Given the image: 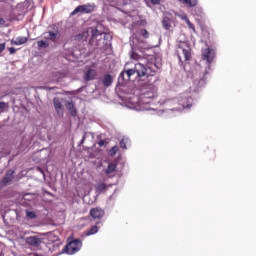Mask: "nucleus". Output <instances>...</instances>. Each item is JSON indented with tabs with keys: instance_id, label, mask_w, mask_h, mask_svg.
Listing matches in <instances>:
<instances>
[{
	"instance_id": "f257e3e1",
	"label": "nucleus",
	"mask_w": 256,
	"mask_h": 256,
	"mask_svg": "<svg viewBox=\"0 0 256 256\" xmlns=\"http://www.w3.org/2000/svg\"><path fill=\"white\" fill-rule=\"evenodd\" d=\"M81 247H83V242H81L79 239H75L65 245L62 253H66L67 255H75V253H79V251H81Z\"/></svg>"
},
{
	"instance_id": "f03ea898",
	"label": "nucleus",
	"mask_w": 256,
	"mask_h": 256,
	"mask_svg": "<svg viewBox=\"0 0 256 256\" xmlns=\"http://www.w3.org/2000/svg\"><path fill=\"white\" fill-rule=\"evenodd\" d=\"M134 71L136 72L137 77H154L155 75V69H153V67L148 66L147 68L141 62L135 64Z\"/></svg>"
},
{
	"instance_id": "7ed1b4c3",
	"label": "nucleus",
	"mask_w": 256,
	"mask_h": 256,
	"mask_svg": "<svg viewBox=\"0 0 256 256\" xmlns=\"http://www.w3.org/2000/svg\"><path fill=\"white\" fill-rule=\"evenodd\" d=\"M107 37H109V34L105 32H99L97 29H92L91 31V43H95L97 47H101Z\"/></svg>"
},
{
	"instance_id": "20e7f679",
	"label": "nucleus",
	"mask_w": 256,
	"mask_h": 256,
	"mask_svg": "<svg viewBox=\"0 0 256 256\" xmlns=\"http://www.w3.org/2000/svg\"><path fill=\"white\" fill-rule=\"evenodd\" d=\"M181 53L185 58V61H191V46L186 42H181L178 46V59L181 61Z\"/></svg>"
},
{
	"instance_id": "39448f33",
	"label": "nucleus",
	"mask_w": 256,
	"mask_h": 256,
	"mask_svg": "<svg viewBox=\"0 0 256 256\" xmlns=\"http://www.w3.org/2000/svg\"><path fill=\"white\" fill-rule=\"evenodd\" d=\"M95 11V5L93 4H84L76 7L74 11L71 12V15H77V13H93Z\"/></svg>"
},
{
	"instance_id": "423d86ee",
	"label": "nucleus",
	"mask_w": 256,
	"mask_h": 256,
	"mask_svg": "<svg viewBox=\"0 0 256 256\" xmlns=\"http://www.w3.org/2000/svg\"><path fill=\"white\" fill-rule=\"evenodd\" d=\"M203 61H207V63H213V59H215V50L211 48H206L202 52Z\"/></svg>"
},
{
	"instance_id": "0eeeda50",
	"label": "nucleus",
	"mask_w": 256,
	"mask_h": 256,
	"mask_svg": "<svg viewBox=\"0 0 256 256\" xmlns=\"http://www.w3.org/2000/svg\"><path fill=\"white\" fill-rule=\"evenodd\" d=\"M90 216L92 219H103V217H105V210L101 207L91 208Z\"/></svg>"
},
{
	"instance_id": "6e6552de",
	"label": "nucleus",
	"mask_w": 256,
	"mask_h": 256,
	"mask_svg": "<svg viewBox=\"0 0 256 256\" xmlns=\"http://www.w3.org/2000/svg\"><path fill=\"white\" fill-rule=\"evenodd\" d=\"M53 103H54V109L57 115H59V117H63L65 107L63 106V103H61V100L59 98H54Z\"/></svg>"
},
{
	"instance_id": "1a4fd4ad",
	"label": "nucleus",
	"mask_w": 256,
	"mask_h": 256,
	"mask_svg": "<svg viewBox=\"0 0 256 256\" xmlns=\"http://www.w3.org/2000/svg\"><path fill=\"white\" fill-rule=\"evenodd\" d=\"M135 73H136L135 68L122 71L119 75V80H121V81H131V77H133V75H135Z\"/></svg>"
},
{
	"instance_id": "9d476101",
	"label": "nucleus",
	"mask_w": 256,
	"mask_h": 256,
	"mask_svg": "<svg viewBox=\"0 0 256 256\" xmlns=\"http://www.w3.org/2000/svg\"><path fill=\"white\" fill-rule=\"evenodd\" d=\"M155 97H157L156 92H146V93L142 94V96H141V103L149 105V103H151V101H153V99H155Z\"/></svg>"
},
{
	"instance_id": "9b49d317",
	"label": "nucleus",
	"mask_w": 256,
	"mask_h": 256,
	"mask_svg": "<svg viewBox=\"0 0 256 256\" xmlns=\"http://www.w3.org/2000/svg\"><path fill=\"white\" fill-rule=\"evenodd\" d=\"M95 79H97V70L90 68L84 73V81H95Z\"/></svg>"
},
{
	"instance_id": "f8f14e48",
	"label": "nucleus",
	"mask_w": 256,
	"mask_h": 256,
	"mask_svg": "<svg viewBox=\"0 0 256 256\" xmlns=\"http://www.w3.org/2000/svg\"><path fill=\"white\" fill-rule=\"evenodd\" d=\"M13 175H15V171L14 170H8L5 174V176L3 177L1 184L2 185H9V183H11V181H13Z\"/></svg>"
},
{
	"instance_id": "ddd939ff",
	"label": "nucleus",
	"mask_w": 256,
	"mask_h": 256,
	"mask_svg": "<svg viewBox=\"0 0 256 256\" xmlns=\"http://www.w3.org/2000/svg\"><path fill=\"white\" fill-rule=\"evenodd\" d=\"M26 243L31 247H39L41 245V238L37 236H30L26 239Z\"/></svg>"
},
{
	"instance_id": "4468645a",
	"label": "nucleus",
	"mask_w": 256,
	"mask_h": 256,
	"mask_svg": "<svg viewBox=\"0 0 256 256\" xmlns=\"http://www.w3.org/2000/svg\"><path fill=\"white\" fill-rule=\"evenodd\" d=\"M44 39H46V41H52V43H56L57 42V37L59 35V31L57 30L56 32L53 31H48L45 33Z\"/></svg>"
},
{
	"instance_id": "2eb2a0df",
	"label": "nucleus",
	"mask_w": 256,
	"mask_h": 256,
	"mask_svg": "<svg viewBox=\"0 0 256 256\" xmlns=\"http://www.w3.org/2000/svg\"><path fill=\"white\" fill-rule=\"evenodd\" d=\"M29 41V38L27 37H17L16 39H12L10 41L11 45H25Z\"/></svg>"
},
{
	"instance_id": "dca6fc26",
	"label": "nucleus",
	"mask_w": 256,
	"mask_h": 256,
	"mask_svg": "<svg viewBox=\"0 0 256 256\" xmlns=\"http://www.w3.org/2000/svg\"><path fill=\"white\" fill-rule=\"evenodd\" d=\"M102 83L104 87H111V84L113 83V77L111 76V74H105L102 77Z\"/></svg>"
},
{
	"instance_id": "f3484780",
	"label": "nucleus",
	"mask_w": 256,
	"mask_h": 256,
	"mask_svg": "<svg viewBox=\"0 0 256 256\" xmlns=\"http://www.w3.org/2000/svg\"><path fill=\"white\" fill-rule=\"evenodd\" d=\"M66 108L72 117H77V109L75 108V104H73V102H67Z\"/></svg>"
},
{
	"instance_id": "a211bd4d",
	"label": "nucleus",
	"mask_w": 256,
	"mask_h": 256,
	"mask_svg": "<svg viewBox=\"0 0 256 256\" xmlns=\"http://www.w3.org/2000/svg\"><path fill=\"white\" fill-rule=\"evenodd\" d=\"M171 23H173V21L171 20V18H169V16H165L162 20V26L164 29H166V31H169L171 29Z\"/></svg>"
},
{
	"instance_id": "6ab92c4d",
	"label": "nucleus",
	"mask_w": 256,
	"mask_h": 256,
	"mask_svg": "<svg viewBox=\"0 0 256 256\" xmlns=\"http://www.w3.org/2000/svg\"><path fill=\"white\" fill-rule=\"evenodd\" d=\"M117 171V164L115 163H110L108 164V167L105 170V173L107 175H111V173H115Z\"/></svg>"
},
{
	"instance_id": "aec40b11",
	"label": "nucleus",
	"mask_w": 256,
	"mask_h": 256,
	"mask_svg": "<svg viewBox=\"0 0 256 256\" xmlns=\"http://www.w3.org/2000/svg\"><path fill=\"white\" fill-rule=\"evenodd\" d=\"M201 31L204 39L210 40L211 39V32H209V28L206 26H201Z\"/></svg>"
},
{
	"instance_id": "412c9836",
	"label": "nucleus",
	"mask_w": 256,
	"mask_h": 256,
	"mask_svg": "<svg viewBox=\"0 0 256 256\" xmlns=\"http://www.w3.org/2000/svg\"><path fill=\"white\" fill-rule=\"evenodd\" d=\"M183 5H188V7H197L199 3L197 0H179Z\"/></svg>"
},
{
	"instance_id": "4be33fe9",
	"label": "nucleus",
	"mask_w": 256,
	"mask_h": 256,
	"mask_svg": "<svg viewBox=\"0 0 256 256\" xmlns=\"http://www.w3.org/2000/svg\"><path fill=\"white\" fill-rule=\"evenodd\" d=\"M97 193H103V191L107 190V184L105 183H98L95 187Z\"/></svg>"
},
{
	"instance_id": "5701e85b",
	"label": "nucleus",
	"mask_w": 256,
	"mask_h": 256,
	"mask_svg": "<svg viewBox=\"0 0 256 256\" xmlns=\"http://www.w3.org/2000/svg\"><path fill=\"white\" fill-rule=\"evenodd\" d=\"M37 45L38 49H47L49 47V42L47 40H39Z\"/></svg>"
},
{
	"instance_id": "b1692460",
	"label": "nucleus",
	"mask_w": 256,
	"mask_h": 256,
	"mask_svg": "<svg viewBox=\"0 0 256 256\" xmlns=\"http://www.w3.org/2000/svg\"><path fill=\"white\" fill-rule=\"evenodd\" d=\"M182 19H184V21H186L189 29H191L194 33H197V30H195V25L193 23H191V21H189V18L187 16L182 17Z\"/></svg>"
},
{
	"instance_id": "393cba45",
	"label": "nucleus",
	"mask_w": 256,
	"mask_h": 256,
	"mask_svg": "<svg viewBox=\"0 0 256 256\" xmlns=\"http://www.w3.org/2000/svg\"><path fill=\"white\" fill-rule=\"evenodd\" d=\"M87 35L88 33L87 32H82L80 34H77L74 39L75 41H83V39H87Z\"/></svg>"
},
{
	"instance_id": "a878e982",
	"label": "nucleus",
	"mask_w": 256,
	"mask_h": 256,
	"mask_svg": "<svg viewBox=\"0 0 256 256\" xmlns=\"http://www.w3.org/2000/svg\"><path fill=\"white\" fill-rule=\"evenodd\" d=\"M99 231V227H97V225L92 226L89 230H87L86 235H95V233H97Z\"/></svg>"
},
{
	"instance_id": "bb28decb",
	"label": "nucleus",
	"mask_w": 256,
	"mask_h": 256,
	"mask_svg": "<svg viewBox=\"0 0 256 256\" xmlns=\"http://www.w3.org/2000/svg\"><path fill=\"white\" fill-rule=\"evenodd\" d=\"M131 59H134V61H142L143 57L137 53H132Z\"/></svg>"
},
{
	"instance_id": "cd10ccee",
	"label": "nucleus",
	"mask_w": 256,
	"mask_h": 256,
	"mask_svg": "<svg viewBox=\"0 0 256 256\" xmlns=\"http://www.w3.org/2000/svg\"><path fill=\"white\" fill-rule=\"evenodd\" d=\"M119 151V147L118 146H114L110 149V155L111 157H115V155H117V152Z\"/></svg>"
},
{
	"instance_id": "c85d7f7f",
	"label": "nucleus",
	"mask_w": 256,
	"mask_h": 256,
	"mask_svg": "<svg viewBox=\"0 0 256 256\" xmlns=\"http://www.w3.org/2000/svg\"><path fill=\"white\" fill-rule=\"evenodd\" d=\"M140 33L144 39H149V31L147 29H142Z\"/></svg>"
},
{
	"instance_id": "c756f323",
	"label": "nucleus",
	"mask_w": 256,
	"mask_h": 256,
	"mask_svg": "<svg viewBox=\"0 0 256 256\" xmlns=\"http://www.w3.org/2000/svg\"><path fill=\"white\" fill-rule=\"evenodd\" d=\"M26 217H28L29 219H35V217H37V214H35V212L33 211H28L26 212Z\"/></svg>"
},
{
	"instance_id": "7c9ffc66",
	"label": "nucleus",
	"mask_w": 256,
	"mask_h": 256,
	"mask_svg": "<svg viewBox=\"0 0 256 256\" xmlns=\"http://www.w3.org/2000/svg\"><path fill=\"white\" fill-rule=\"evenodd\" d=\"M120 147L121 149H127V142H125V139L120 141Z\"/></svg>"
},
{
	"instance_id": "2f4dec72",
	"label": "nucleus",
	"mask_w": 256,
	"mask_h": 256,
	"mask_svg": "<svg viewBox=\"0 0 256 256\" xmlns=\"http://www.w3.org/2000/svg\"><path fill=\"white\" fill-rule=\"evenodd\" d=\"M8 51H9L10 55H15V53L17 52V49H15V47H10V48H8Z\"/></svg>"
},
{
	"instance_id": "473e14b6",
	"label": "nucleus",
	"mask_w": 256,
	"mask_h": 256,
	"mask_svg": "<svg viewBox=\"0 0 256 256\" xmlns=\"http://www.w3.org/2000/svg\"><path fill=\"white\" fill-rule=\"evenodd\" d=\"M5 46H6L5 43H1V44H0V54L5 51Z\"/></svg>"
},
{
	"instance_id": "72a5a7b5",
	"label": "nucleus",
	"mask_w": 256,
	"mask_h": 256,
	"mask_svg": "<svg viewBox=\"0 0 256 256\" xmlns=\"http://www.w3.org/2000/svg\"><path fill=\"white\" fill-rule=\"evenodd\" d=\"M106 144H107V141H105V140H100L98 142L99 147H104V145H106Z\"/></svg>"
},
{
	"instance_id": "f704fd0d",
	"label": "nucleus",
	"mask_w": 256,
	"mask_h": 256,
	"mask_svg": "<svg viewBox=\"0 0 256 256\" xmlns=\"http://www.w3.org/2000/svg\"><path fill=\"white\" fill-rule=\"evenodd\" d=\"M152 5H159L161 3V0H150Z\"/></svg>"
},
{
	"instance_id": "c9c22d12",
	"label": "nucleus",
	"mask_w": 256,
	"mask_h": 256,
	"mask_svg": "<svg viewBox=\"0 0 256 256\" xmlns=\"http://www.w3.org/2000/svg\"><path fill=\"white\" fill-rule=\"evenodd\" d=\"M183 109H191V104H181Z\"/></svg>"
},
{
	"instance_id": "e433bc0d",
	"label": "nucleus",
	"mask_w": 256,
	"mask_h": 256,
	"mask_svg": "<svg viewBox=\"0 0 256 256\" xmlns=\"http://www.w3.org/2000/svg\"><path fill=\"white\" fill-rule=\"evenodd\" d=\"M7 107V104L5 102H0V109H5Z\"/></svg>"
},
{
	"instance_id": "4c0bfd02",
	"label": "nucleus",
	"mask_w": 256,
	"mask_h": 256,
	"mask_svg": "<svg viewBox=\"0 0 256 256\" xmlns=\"http://www.w3.org/2000/svg\"><path fill=\"white\" fill-rule=\"evenodd\" d=\"M0 25H5V19L0 17Z\"/></svg>"
},
{
	"instance_id": "58836bf2",
	"label": "nucleus",
	"mask_w": 256,
	"mask_h": 256,
	"mask_svg": "<svg viewBox=\"0 0 256 256\" xmlns=\"http://www.w3.org/2000/svg\"><path fill=\"white\" fill-rule=\"evenodd\" d=\"M141 25H147V21L146 20H142L141 21Z\"/></svg>"
},
{
	"instance_id": "ea45409f",
	"label": "nucleus",
	"mask_w": 256,
	"mask_h": 256,
	"mask_svg": "<svg viewBox=\"0 0 256 256\" xmlns=\"http://www.w3.org/2000/svg\"><path fill=\"white\" fill-rule=\"evenodd\" d=\"M187 103H189V98H186Z\"/></svg>"
},
{
	"instance_id": "a19ab883",
	"label": "nucleus",
	"mask_w": 256,
	"mask_h": 256,
	"mask_svg": "<svg viewBox=\"0 0 256 256\" xmlns=\"http://www.w3.org/2000/svg\"><path fill=\"white\" fill-rule=\"evenodd\" d=\"M154 68L157 69V65L154 64Z\"/></svg>"
}]
</instances>
